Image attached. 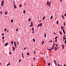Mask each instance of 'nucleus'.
<instances>
[{"mask_svg":"<svg viewBox=\"0 0 66 66\" xmlns=\"http://www.w3.org/2000/svg\"><path fill=\"white\" fill-rule=\"evenodd\" d=\"M4 1H3L2 2L1 4V5L2 6H3V5L4 4Z\"/></svg>","mask_w":66,"mask_h":66,"instance_id":"f257e3e1","label":"nucleus"},{"mask_svg":"<svg viewBox=\"0 0 66 66\" xmlns=\"http://www.w3.org/2000/svg\"><path fill=\"white\" fill-rule=\"evenodd\" d=\"M54 64H55V65H57V64H56V60H54Z\"/></svg>","mask_w":66,"mask_h":66,"instance_id":"f03ea898","label":"nucleus"},{"mask_svg":"<svg viewBox=\"0 0 66 66\" xmlns=\"http://www.w3.org/2000/svg\"><path fill=\"white\" fill-rule=\"evenodd\" d=\"M8 45V43H6L5 44V46H7V45Z\"/></svg>","mask_w":66,"mask_h":66,"instance_id":"7ed1b4c3","label":"nucleus"},{"mask_svg":"<svg viewBox=\"0 0 66 66\" xmlns=\"http://www.w3.org/2000/svg\"><path fill=\"white\" fill-rule=\"evenodd\" d=\"M10 63L9 62V63L7 64V66H9L10 65Z\"/></svg>","mask_w":66,"mask_h":66,"instance_id":"20e7f679","label":"nucleus"},{"mask_svg":"<svg viewBox=\"0 0 66 66\" xmlns=\"http://www.w3.org/2000/svg\"><path fill=\"white\" fill-rule=\"evenodd\" d=\"M12 48H13V51H14L15 50V48L14 47H12Z\"/></svg>","mask_w":66,"mask_h":66,"instance_id":"39448f33","label":"nucleus"},{"mask_svg":"<svg viewBox=\"0 0 66 66\" xmlns=\"http://www.w3.org/2000/svg\"><path fill=\"white\" fill-rule=\"evenodd\" d=\"M49 1H47V4L48 5L49 4Z\"/></svg>","mask_w":66,"mask_h":66,"instance_id":"423d86ee","label":"nucleus"},{"mask_svg":"<svg viewBox=\"0 0 66 66\" xmlns=\"http://www.w3.org/2000/svg\"><path fill=\"white\" fill-rule=\"evenodd\" d=\"M14 5V8H16V6L15 5Z\"/></svg>","mask_w":66,"mask_h":66,"instance_id":"0eeeda50","label":"nucleus"},{"mask_svg":"<svg viewBox=\"0 0 66 66\" xmlns=\"http://www.w3.org/2000/svg\"><path fill=\"white\" fill-rule=\"evenodd\" d=\"M61 17L63 18V19H64V16L63 15H61Z\"/></svg>","mask_w":66,"mask_h":66,"instance_id":"6e6552de","label":"nucleus"},{"mask_svg":"<svg viewBox=\"0 0 66 66\" xmlns=\"http://www.w3.org/2000/svg\"><path fill=\"white\" fill-rule=\"evenodd\" d=\"M23 13L24 14H25L26 13V11L25 10H24L23 11Z\"/></svg>","mask_w":66,"mask_h":66,"instance_id":"1a4fd4ad","label":"nucleus"},{"mask_svg":"<svg viewBox=\"0 0 66 66\" xmlns=\"http://www.w3.org/2000/svg\"><path fill=\"white\" fill-rule=\"evenodd\" d=\"M22 5L21 4H20L19 5V7H22Z\"/></svg>","mask_w":66,"mask_h":66,"instance_id":"9d476101","label":"nucleus"},{"mask_svg":"<svg viewBox=\"0 0 66 66\" xmlns=\"http://www.w3.org/2000/svg\"><path fill=\"white\" fill-rule=\"evenodd\" d=\"M45 16H44V17H43V20H44L45 19Z\"/></svg>","mask_w":66,"mask_h":66,"instance_id":"9b49d317","label":"nucleus"},{"mask_svg":"<svg viewBox=\"0 0 66 66\" xmlns=\"http://www.w3.org/2000/svg\"><path fill=\"white\" fill-rule=\"evenodd\" d=\"M33 41H34V42H35V40L34 39H33Z\"/></svg>","mask_w":66,"mask_h":66,"instance_id":"f8f14e48","label":"nucleus"},{"mask_svg":"<svg viewBox=\"0 0 66 66\" xmlns=\"http://www.w3.org/2000/svg\"><path fill=\"white\" fill-rule=\"evenodd\" d=\"M59 33H60V34L61 35H62V33L60 31H59Z\"/></svg>","mask_w":66,"mask_h":66,"instance_id":"ddd939ff","label":"nucleus"},{"mask_svg":"<svg viewBox=\"0 0 66 66\" xmlns=\"http://www.w3.org/2000/svg\"><path fill=\"white\" fill-rule=\"evenodd\" d=\"M31 19L30 18H29L28 19V21H30L31 20Z\"/></svg>","mask_w":66,"mask_h":66,"instance_id":"4468645a","label":"nucleus"},{"mask_svg":"<svg viewBox=\"0 0 66 66\" xmlns=\"http://www.w3.org/2000/svg\"><path fill=\"white\" fill-rule=\"evenodd\" d=\"M46 34L45 33V37L46 38Z\"/></svg>","mask_w":66,"mask_h":66,"instance_id":"2eb2a0df","label":"nucleus"},{"mask_svg":"<svg viewBox=\"0 0 66 66\" xmlns=\"http://www.w3.org/2000/svg\"><path fill=\"white\" fill-rule=\"evenodd\" d=\"M44 43V41H43L42 42V45H43Z\"/></svg>","mask_w":66,"mask_h":66,"instance_id":"dca6fc26","label":"nucleus"},{"mask_svg":"<svg viewBox=\"0 0 66 66\" xmlns=\"http://www.w3.org/2000/svg\"><path fill=\"white\" fill-rule=\"evenodd\" d=\"M32 30L33 31H34V27L32 28Z\"/></svg>","mask_w":66,"mask_h":66,"instance_id":"f3484780","label":"nucleus"},{"mask_svg":"<svg viewBox=\"0 0 66 66\" xmlns=\"http://www.w3.org/2000/svg\"><path fill=\"white\" fill-rule=\"evenodd\" d=\"M14 46H15V48H16V47H17L16 44H15V45H14Z\"/></svg>","mask_w":66,"mask_h":66,"instance_id":"a211bd4d","label":"nucleus"},{"mask_svg":"<svg viewBox=\"0 0 66 66\" xmlns=\"http://www.w3.org/2000/svg\"><path fill=\"white\" fill-rule=\"evenodd\" d=\"M13 43H14L12 41L11 42V44H13Z\"/></svg>","mask_w":66,"mask_h":66,"instance_id":"6ab92c4d","label":"nucleus"},{"mask_svg":"<svg viewBox=\"0 0 66 66\" xmlns=\"http://www.w3.org/2000/svg\"><path fill=\"white\" fill-rule=\"evenodd\" d=\"M63 32L64 33L65 32L64 29H63Z\"/></svg>","mask_w":66,"mask_h":66,"instance_id":"aec40b11","label":"nucleus"},{"mask_svg":"<svg viewBox=\"0 0 66 66\" xmlns=\"http://www.w3.org/2000/svg\"><path fill=\"white\" fill-rule=\"evenodd\" d=\"M13 22V20H11V22L12 23Z\"/></svg>","mask_w":66,"mask_h":66,"instance_id":"412c9836","label":"nucleus"},{"mask_svg":"<svg viewBox=\"0 0 66 66\" xmlns=\"http://www.w3.org/2000/svg\"><path fill=\"white\" fill-rule=\"evenodd\" d=\"M53 16H51V18H50V19H52V18H53Z\"/></svg>","mask_w":66,"mask_h":66,"instance_id":"4be33fe9","label":"nucleus"},{"mask_svg":"<svg viewBox=\"0 0 66 66\" xmlns=\"http://www.w3.org/2000/svg\"><path fill=\"white\" fill-rule=\"evenodd\" d=\"M5 14L6 15V14H7V12H5Z\"/></svg>","mask_w":66,"mask_h":66,"instance_id":"5701e85b","label":"nucleus"},{"mask_svg":"<svg viewBox=\"0 0 66 66\" xmlns=\"http://www.w3.org/2000/svg\"><path fill=\"white\" fill-rule=\"evenodd\" d=\"M30 54L29 53H27V55H29Z\"/></svg>","mask_w":66,"mask_h":66,"instance_id":"b1692460","label":"nucleus"},{"mask_svg":"<svg viewBox=\"0 0 66 66\" xmlns=\"http://www.w3.org/2000/svg\"><path fill=\"white\" fill-rule=\"evenodd\" d=\"M58 38V37H56L55 38V39H57V38Z\"/></svg>","mask_w":66,"mask_h":66,"instance_id":"393cba45","label":"nucleus"},{"mask_svg":"<svg viewBox=\"0 0 66 66\" xmlns=\"http://www.w3.org/2000/svg\"><path fill=\"white\" fill-rule=\"evenodd\" d=\"M2 39H4V36H3V37H2Z\"/></svg>","mask_w":66,"mask_h":66,"instance_id":"a878e982","label":"nucleus"},{"mask_svg":"<svg viewBox=\"0 0 66 66\" xmlns=\"http://www.w3.org/2000/svg\"><path fill=\"white\" fill-rule=\"evenodd\" d=\"M64 44H66V40H65V41H64Z\"/></svg>","mask_w":66,"mask_h":66,"instance_id":"bb28decb","label":"nucleus"},{"mask_svg":"<svg viewBox=\"0 0 66 66\" xmlns=\"http://www.w3.org/2000/svg\"><path fill=\"white\" fill-rule=\"evenodd\" d=\"M40 26H42V23H40Z\"/></svg>","mask_w":66,"mask_h":66,"instance_id":"cd10ccee","label":"nucleus"},{"mask_svg":"<svg viewBox=\"0 0 66 66\" xmlns=\"http://www.w3.org/2000/svg\"><path fill=\"white\" fill-rule=\"evenodd\" d=\"M4 34L3 33L2 34V36H3L4 35Z\"/></svg>","mask_w":66,"mask_h":66,"instance_id":"c85d7f7f","label":"nucleus"},{"mask_svg":"<svg viewBox=\"0 0 66 66\" xmlns=\"http://www.w3.org/2000/svg\"><path fill=\"white\" fill-rule=\"evenodd\" d=\"M9 54H11L12 53H11L10 52H9Z\"/></svg>","mask_w":66,"mask_h":66,"instance_id":"c756f323","label":"nucleus"},{"mask_svg":"<svg viewBox=\"0 0 66 66\" xmlns=\"http://www.w3.org/2000/svg\"><path fill=\"white\" fill-rule=\"evenodd\" d=\"M52 42V40H51L50 41H49V42L50 43V42Z\"/></svg>","mask_w":66,"mask_h":66,"instance_id":"7c9ffc66","label":"nucleus"},{"mask_svg":"<svg viewBox=\"0 0 66 66\" xmlns=\"http://www.w3.org/2000/svg\"><path fill=\"white\" fill-rule=\"evenodd\" d=\"M55 45L56 46V47H57V46H58V45L57 44V45L56 44H55Z\"/></svg>","mask_w":66,"mask_h":66,"instance_id":"2f4dec72","label":"nucleus"},{"mask_svg":"<svg viewBox=\"0 0 66 66\" xmlns=\"http://www.w3.org/2000/svg\"><path fill=\"white\" fill-rule=\"evenodd\" d=\"M33 24H32L30 26V27H32L33 26Z\"/></svg>","mask_w":66,"mask_h":66,"instance_id":"473e14b6","label":"nucleus"},{"mask_svg":"<svg viewBox=\"0 0 66 66\" xmlns=\"http://www.w3.org/2000/svg\"><path fill=\"white\" fill-rule=\"evenodd\" d=\"M40 24H39L38 25L37 27H39V26H40Z\"/></svg>","mask_w":66,"mask_h":66,"instance_id":"72a5a7b5","label":"nucleus"},{"mask_svg":"<svg viewBox=\"0 0 66 66\" xmlns=\"http://www.w3.org/2000/svg\"><path fill=\"white\" fill-rule=\"evenodd\" d=\"M50 63H49L48 64V65L49 66H50Z\"/></svg>","mask_w":66,"mask_h":66,"instance_id":"f704fd0d","label":"nucleus"},{"mask_svg":"<svg viewBox=\"0 0 66 66\" xmlns=\"http://www.w3.org/2000/svg\"><path fill=\"white\" fill-rule=\"evenodd\" d=\"M61 29H62L63 30V26H61Z\"/></svg>","mask_w":66,"mask_h":66,"instance_id":"c9c22d12","label":"nucleus"},{"mask_svg":"<svg viewBox=\"0 0 66 66\" xmlns=\"http://www.w3.org/2000/svg\"><path fill=\"white\" fill-rule=\"evenodd\" d=\"M21 59H20L19 60V62H21Z\"/></svg>","mask_w":66,"mask_h":66,"instance_id":"e433bc0d","label":"nucleus"},{"mask_svg":"<svg viewBox=\"0 0 66 66\" xmlns=\"http://www.w3.org/2000/svg\"><path fill=\"white\" fill-rule=\"evenodd\" d=\"M57 24H58L59 23H58V21H57Z\"/></svg>","mask_w":66,"mask_h":66,"instance_id":"4c0bfd02","label":"nucleus"},{"mask_svg":"<svg viewBox=\"0 0 66 66\" xmlns=\"http://www.w3.org/2000/svg\"><path fill=\"white\" fill-rule=\"evenodd\" d=\"M16 43L15 42H14V45H16Z\"/></svg>","mask_w":66,"mask_h":66,"instance_id":"58836bf2","label":"nucleus"},{"mask_svg":"<svg viewBox=\"0 0 66 66\" xmlns=\"http://www.w3.org/2000/svg\"><path fill=\"white\" fill-rule=\"evenodd\" d=\"M4 30L5 31H6V28Z\"/></svg>","mask_w":66,"mask_h":66,"instance_id":"ea45409f","label":"nucleus"},{"mask_svg":"<svg viewBox=\"0 0 66 66\" xmlns=\"http://www.w3.org/2000/svg\"><path fill=\"white\" fill-rule=\"evenodd\" d=\"M57 42V39H56L55 40V42L56 43Z\"/></svg>","mask_w":66,"mask_h":66,"instance_id":"a19ab883","label":"nucleus"},{"mask_svg":"<svg viewBox=\"0 0 66 66\" xmlns=\"http://www.w3.org/2000/svg\"><path fill=\"white\" fill-rule=\"evenodd\" d=\"M34 53L35 54H36V52H35V51H34Z\"/></svg>","mask_w":66,"mask_h":66,"instance_id":"79ce46f5","label":"nucleus"},{"mask_svg":"<svg viewBox=\"0 0 66 66\" xmlns=\"http://www.w3.org/2000/svg\"><path fill=\"white\" fill-rule=\"evenodd\" d=\"M2 11H1V12L0 14H2Z\"/></svg>","mask_w":66,"mask_h":66,"instance_id":"37998d69","label":"nucleus"},{"mask_svg":"<svg viewBox=\"0 0 66 66\" xmlns=\"http://www.w3.org/2000/svg\"><path fill=\"white\" fill-rule=\"evenodd\" d=\"M24 50H26V48L25 47H24Z\"/></svg>","mask_w":66,"mask_h":66,"instance_id":"c03bdc74","label":"nucleus"},{"mask_svg":"<svg viewBox=\"0 0 66 66\" xmlns=\"http://www.w3.org/2000/svg\"><path fill=\"white\" fill-rule=\"evenodd\" d=\"M65 38H63V42H64V40L65 39Z\"/></svg>","mask_w":66,"mask_h":66,"instance_id":"a18cd8bd","label":"nucleus"},{"mask_svg":"<svg viewBox=\"0 0 66 66\" xmlns=\"http://www.w3.org/2000/svg\"><path fill=\"white\" fill-rule=\"evenodd\" d=\"M62 47H64V46L63 45H62Z\"/></svg>","mask_w":66,"mask_h":66,"instance_id":"49530a36","label":"nucleus"},{"mask_svg":"<svg viewBox=\"0 0 66 66\" xmlns=\"http://www.w3.org/2000/svg\"><path fill=\"white\" fill-rule=\"evenodd\" d=\"M64 16H66V13H65V14H64Z\"/></svg>","mask_w":66,"mask_h":66,"instance_id":"de8ad7c7","label":"nucleus"},{"mask_svg":"<svg viewBox=\"0 0 66 66\" xmlns=\"http://www.w3.org/2000/svg\"><path fill=\"white\" fill-rule=\"evenodd\" d=\"M18 29H17L16 30V31H18Z\"/></svg>","mask_w":66,"mask_h":66,"instance_id":"09e8293b","label":"nucleus"},{"mask_svg":"<svg viewBox=\"0 0 66 66\" xmlns=\"http://www.w3.org/2000/svg\"><path fill=\"white\" fill-rule=\"evenodd\" d=\"M55 41H54L53 45H54V44L55 45Z\"/></svg>","mask_w":66,"mask_h":66,"instance_id":"8fccbe9b","label":"nucleus"},{"mask_svg":"<svg viewBox=\"0 0 66 66\" xmlns=\"http://www.w3.org/2000/svg\"><path fill=\"white\" fill-rule=\"evenodd\" d=\"M64 26H65V22H64Z\"/></svg>","mask_w":66,"mask_h":66,"instance_id":"3c124183","label":"nucleus"},{"mask_svg":"<svg viewBox=\"0 0 66 66\" xmlns=\"http://www.w3.org/2000/svg\"><path fill=\"white\" fill-rule=\"evenodd\" d=\"M13 4H14V5H15V3L14 2Z\"/></svg>","mask_w":66,"mask_h":66,"instance_id":"603ef678","label":"nucleus"},{"mask_svg":"<svg viewBox=\"0 0 66 66\" xmlns=\"http://www.w3.org/2000/svg\"><path fill=\"white\" fill-rule=\"evenodd\" d=\"M22 56H23V53H22Z\"/></svg>","mask_w":66,"mask_h":66,"instance_id":"864d4df0","label":"nucleus"},{"mask_svg":"<svg viewBox=\"0 0 66 66\" xmlns=\"http://www.w3.org/2000/svg\"><path fill=\"white\" fill-rule=\"evenodd\" d=\"M32 24H33V22H31V24L32 25Z\"/></svg>","mask_w":66,"mask_h":66,"instance_id":"5fc2aeb1","label":"nucleus"},{"mask_svg":"<svg viewBox=\"0 0 66 66\" xmlns=\"http://www.w3.org/2000/svg\"><path fill=\"white\" fill-rule=\"evenodd\" d=\"M51 3V2H49V4H50Z\"/></svg>","mask_w":66,"mask_h":66,"instance_id":"6e6d98bb","label":"nucleus"},{"mask_svg":"<svg viewBox=\"0 0 66 66\" xmlns=\"http://www.w3.org/2000/svg\"><path fill=\"white\" fill-rule=\"evenodd\" d=\"M63 39L65 38H66V37H65L64 36H63Z\"/></svg>","mask_w":66,"mask_h":66,"instance_id":"4d7b16f0","label":"nucleus"},{"mask_svg":"<svg viewBox=\"0 0 66 66\" xmlns=\"http://www.w3.org/2000/svg\"><path fill=\"white\" fill-rule=\"evenodd\" d=\"M54 46H55V45L54 44H53V46L54 47Z\"/></svg>","mask_w":66,"mask_h":66,"instance_id":"13d9d810","label":"nucleus"},{"mask_svg":"<svg viewBox=\"0 0 66 66\" xmlns=\"http://www.w3.org/2000/svg\"><path fill=\"white\" fill-rule=\"evenodd\" d=\"M54 46H55V45L54 44H53V46L54 47Z\"/></svg>","mask_w":66,"mask_h":66,"instance_id":"bf43d9fd","label":"nucleus"},{"mask_svg":"<svg viewBox=\"0 0 66 66\" xmlns=\"http://www.w3.org/2000/svg\"><path fill=\"white\" fill-rule=\"evenodd\" d=\"M51 5V4H49V6H50Z\"/></svg>","mask_w":66,"mask_h":66,"instance_id":"052dcab7","label":"nucleus"},{"mask_svg":"<svg viewBox=\"0 0 66 66\" xmlns=\"http://www.w3.org/2000/svg\"><path fill=\"white\" fill-rule=\"evenodd\" d=\"M35 58H34L33 59V60H35Z\"/></svg>","mask_w":66,"mask_h":66,"instance_id":"680f3d73","label":"nucleus"},{"mask_svg":"<svg viewBox=\"0 0 66 66\" xmlns=\"http://www.w3.org/2000/svg\"><path fill=\"white\" fill-rule=\"evenodd\" d=\"M49 50L50 51H51V50L50 49L49 50Z\"/></svg>","mask_w":66,"mask_h":66,"instance_id":"e2e57ef3","label":"nucleus"},{"mask_svg":"<svg viewBox=\"0 0 66 66\" xmlns=\"http://www.w3.org/2000/svg\"><path fill=\"white\" fill-rule=\"evenodd\" d=\"M58 66H60V64H59L58 65Z\"/></svg>","mask_w":66,"mask_h":66,"instance_id":"0e129e2a","label":"nucleus"},{"mask_svg":"<svg viewBox=\"0 0 66 66\" xmlns=\"http://www.w3.org/2000/svg\"><path fill=\"white\" fill-rule=\"evenodd\" d=\"M19 42H18V44H19Z\"/></svg>","mask_w":66,"mask_h":66,"instance_id":"69168bd1","label":"nucleus"},{"mask_svg":"<svg viewBox=\"0 0 66 66\" xmlns=\"http://www.w3.org/2000/svg\"><path fill=\"white\" fill-rule=\"evenodd\" d=\"M64 66H66V65H65V64H64Z\"/></svg>","mask_w":66,"mask_h":66,"instance_id":"338daca9","label":"nucleus"},{"mask_svg":"<svg viewBox=\"0 0 66 66\" xmlns=\"http://www.w3.org/2000/svg\"><path fill=\"white\" fill-rule=\"evenodd\" d=\"M22 57H23V58H24V57L23 56H22Z\"/></svg>","mask_w":66,"mask_h":66,"instance_id":"774afa93","label":"nucleus"}]
</instances>
